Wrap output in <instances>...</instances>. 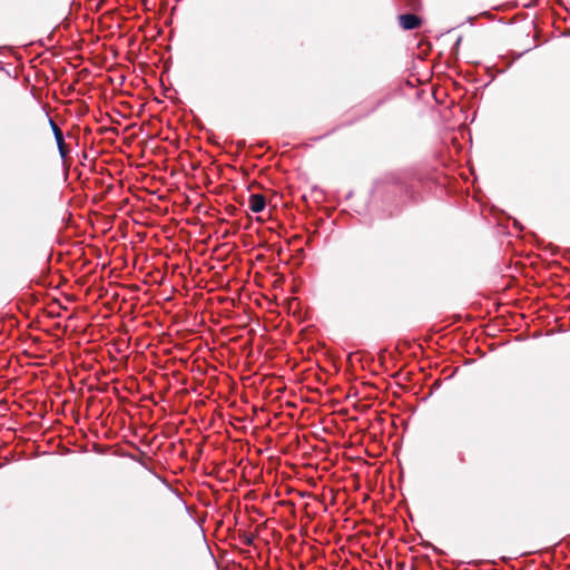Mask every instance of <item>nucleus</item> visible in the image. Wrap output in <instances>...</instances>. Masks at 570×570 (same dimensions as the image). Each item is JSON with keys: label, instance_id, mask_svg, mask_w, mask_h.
Segmentation results:
<instances>
[{"label": "nucleus", "instance_id": "1", "mask_svg": "<svg viewBox=\"0 0 570 570\" xmlns=\"http://www.w3.org/2000/svg\"><path fill=\"white\" fill-rule=\"evenodd\" d=\"M399 21L404 30H413L421 26V19L413 13L400 14Z\"/></svg>", "mask_w": 570, "mask_h": 570}, {"label": "nucleus", "instance_id": "2", "mask_svg": "<svg viewBox=\"0 0 570 570\" xmlns=\"http://www.w3.org/2000/svg\"><path fill=\"white\" fill-rule=\"evenodd\" d=\"M249 209L254 213H261L266 207L265 197L261 194H253L249 196Z\"/></svg>", "mask_w": 570, "mask_h": 570}, {"label": "nucleus", "instance_id": "3", "mask_svg": "<svg viewBox=\"0 0 570 570\" xmlns=\"http://www.w3.org/2000/svg\"><path fill=\"white\" fill-rule=\"evenodd\" d=\"M48 122H49L50 128L52 130V134L55 136L56 142L57 144H62V141L65 139H63V134H62L61 129L58 127V125L50 117H48Z\"/></svg>", "mask_w": 570, "mask_h": 570}, {"label": "nucleus", "instance_id": "4", "mask_svg": "<svg viewBox=\"0 0 570 570\" xmlns=\"http://www.w3.org/2000/svg\"><path fill=\"white\" fill-rule=\"evenodd\" d=\"M48 122H49L50 128L52 130V134L55 136L56 142L57 144H62V141L65 139H63V134H62L61 129L58 127V125L50 117H48Z\"/></svg>", "mask_w": 570, "mask_h": 570}, {"label": "nucleus", "instance_id": "5", "mask_svg": "<svg viewBox=\"0 0 570 570\" xmlns=\"http://www.w3.org/2000/svg\"><path fill=\"white\" fill-rule=\"evenodd\" d=\"M48 122H49L50 128L52 130V134L55 136L56 142L57 144H62V141L65 139H63V134H62L61 129L58 127V125L50 117H48Z\"/></svg>", "mask_w": 570, "mask_h": 570}, {"label": "nucleus", "instance_id": "6", "mask_svg": "<svg viewBox=\"0 0 570 570\" xmlns=\"http://www.w3.org/2000/svg\"><path fill=\"white\" fill-rule=\"evenodd\" d=\"M240 541L246 546H252L254 542V535L247 532H243L240 535Z\"/></svg>", "mask_w": 570, "mask_h": 570}, {"label": "nucleus", "instance_id": "7", "mask_svg": "<svg viewBox=\"0 0 570 570\" xmlns=\"http://www.w3.org/2000/svg\"><path fill=\"white\" fill-rule=\"evenodd\" d=\"M57 147H58V150H59V154H60V157L62 159H65L67 157V154H68V150H67V146L65 144V140L62 141V144H57Z\"/></svg>", "mask_w": 570, "mask_h": 570}]
</instances>
